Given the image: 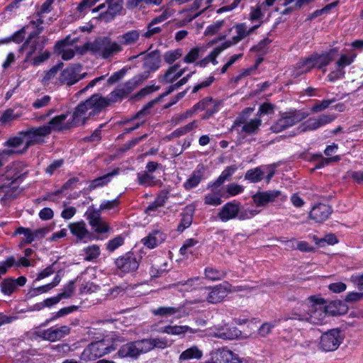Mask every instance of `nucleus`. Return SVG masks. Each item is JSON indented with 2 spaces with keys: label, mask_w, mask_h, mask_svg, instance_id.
Returning a JSON list of instances; mask_svg holds the SVG:
<instances>
[{
  "label": "nucleus",
  "mask_w": 363,
  "mask_h": 363,
  "mask_svg": "<svg viewBox=\"0 0 363 363\" xmlns=\"http://www.w3.org/2000/svg\"><path fill=\"white\" fill-rule=\"evenodd\" d=\"M335 305V303H331L325 306L323 298L310 296L298 310L294 311L291 315L285 316L283 320H297L311 324H323L328 315L334 316L337 314V312L333 310Z\"/></svg>",
  "instance_id": "1"
},
{
  "label": "nucleus",
  "mask_w": 363,
  "mask_h": 363,
  "mask_svg": "<svg viewBox=\"0 0 363 363\" xmlns=\"http://www.w3.org/2000/svg\"><path fill=\"white\" fill-rule=\"evenodd\" d=\"M169 345L165 338L143 339L123 345L117 354L121 358H137L141 354L148 352L154 348L164 349Z\"/></svg>",
  "instance_id": "2"
},
{
  "label": "nucleus",
  "mask_w": 363,
  "mask_h": 363,
  "mask_svg": "<svg viewBox=\"0 0 363 363\" xmlns=\"http://www.w3.org/2000/svg\"><path fill=\"white\" fill-rule=\"evenodd\" d=\"M101 103H103V99H100L99 94H96L78 104L72 114V125H84L88 119L100 113L104 109Z\"/></svg>",
  "instance_id": "3"
},
{
  "label": "nucleus",
  "mask_w": 363,
  "mask_h": 363,
  "mask_svg": "<svg viewBox=\"0 0 363 363\" xmlns=\"http://www.w3.org/2000/svg\"><path fill=\"white\" fill-rule=\"evenodd\" d=\"M309 113L301 110H291L281 113L280 117L272 125L273 133H279L306 119Z\"/></svg>",
  "instance_id": "4"
},
{
  "label": "nucleus",
  "mask_w": 363,
  "mask_h": 363,
  "mask_svg": "<svg viewBox=\"0 0 363 363\" xmlns=\"http://www.w3.org/2000/svg\"><path fill=\"white\" fill-rule=\"evenodd\" d=\"M88 48L98 53L104 59L111 57L123 50L119 41H113L109 38H98L91 43Z\"/></svg>",
  "instance_id": "5"
},
{
  "label": "nucleus",
  "mask_w": 363,
  "mask_h": 363,
  "mask_svg": "<svg viewBox=\"0 0 363 363\" xmlns=\"http://www.w3.org/2000/svg\"><path fill=\"white\" fill-rule=\"evenodd\" d=\"M77 38L71 39L69 36H67L64 40L57 42L55 45V52L60 55L63 60H70L74 55L76 52L83 54L88 48H80L76 43Z\"/></svg>",
  "instance_id": "6"
},
{
  "label": "nucleus",
  "mask_w": 363,
  "mask_h": 363,
  "mask_svg": "<svg viewBox=\"0 0 363 363\" xmlns=\"http://www.w3.org/2000/svg\"><path fill=\"white\" fill-rule=\"evenodd\" d=\"M252 111L250 108L245 109L235 120L233 128L241 127V132L247 135L256 134L262 125V120L256 118L247 121L248 115Z\"/></svg>",
  "instance_id": "7"
},
{
  "label": "nucleus",
  "mask_w": 363,
  "mask_h": 363,
  "mask_svg": "<svg viewBox=\"0 0 363 363\" xmlns=\"http://www.w3.org/2000/svg\"><path fill=\"white\" fill-rule=\"evenodd\" d=\"M40 32L41 29H38V31L30 33L21 46L20 51L26 50V61L30 60L34 55L43 51L47 38L45 37H37Z\"/></svg>",
  "instance_id": "8"
},
{
  "label": "nucleus",
  "mask_w": 363,
  "mask_h": 363,
  "mask_svg": "<svg viewBox=\"0 0 363 363\" xmlns=\"http://www.w3.org/2000/svg\"><path fill=\"white\" fill-rule=\"evenodd\" d=\"M344 334L337 328L324 333L320 340V348L325 352L336 350L344 340Z\"/></svg>",
  "instance_id": "9"
},
{
  "label": "nucleus",
  "mask_w": 363,
  "mask_h": 363,
  "mask_svg": "<svg viewBox=\"0 0 363 363\" xmlns=\"http://www.w3.org/2000/svg\"><path fill=\"white\" fill-rule=\"evenodd\" d=\"M232 291V286L228 282L224 281L205 290L202 299H206V301L210 303H218L222 301Z\"/></svg>",
  "instance_id": "10"
},
{
  "label": "nucleus",
  "mask_w": 363,
  "mask_h": 363,
  "mask_svg": "<svg viewBox=\"0 0 363 363\" xmlns=\"http://www.w3.org/2000/svg\"><path fill=\"white\" fill-rule=\"evenodd\" d=\"M26 140L21 152H27L28 149L33 145L44 143L45 137L49 135L50 129L44 125L39 127L31 128L24 131Z\"/></svg>",
  "instance_id": "11"
},
{
  "label": "nucleus",
  "mask_w": 363,
  "mask_h": 363,
  "mask_svg": "<svg viewBox=\"0 0 363 363\" xmlns=\"http://www.w3.org/2000/svg\"><path fill=\"white\" fill-rule=\"evenodd\" d=\"M81 72L82 66L80 65H71L61 72L58 82L61 84L72 86L86 77V73L82 74Z\"/></svg>",
  "instance_id": "12"
},
{
  "label": "nucleus",
  "mask_w": 363,
  "mask_h": 363,
  "mask_svg": "<svg viewBox=\"0 0 363 363\" xmlns=\"http://www.w3.org/2000/svg\"><path fill=\"white\" fill-rule=\"evenodd\" d=\"M260 24L255 25L250 28H247L245 23H238L233 27V29H235L236 32V35H234L230 40L225 41L223 43L224 48H229L232 45H236L240 41L245 38L247 36L250 35L252 33L254 32L255 29H257ZM232 28L229 29V31H231Z\"/></svg>",
  "instance_id": "13"
},
{
  "label": "nucleus",
  "mask_w": 363,
  "mask_h": 363,
  "mask_svg": "<svg viewBox=\"0 0 363 363\" xmlns=\"http://www.w3.org/2000/svg\"><path fill=\"white\" fill-rule=\"evenodd\" d=\"M26 138L24 131L20 132L17 135L10 138L5 143L4 146L10 149L3 150V154L5 155H11L13 154L21 155L26 152H21L23 150Z\"/></svg>",
  "instance_id": "14"
},
{
  "label": "nucleus",
  "mask_w": 363,
  "mask_h": 363,
  "mask_svg": "<svg viewBox=\"0 0 363 363\" xmlns=\"http://www.w3.org/2000/svg\"><path fill=\"white\" fill-rule=\"evenodd\" d=\"M116 267L123 272H130L136 270L138 267V262L136 257L132 253H127L125 255L116 259Z\"/></svg>",
  "instance_id": "15"
},
{
  "label": "nucleus",
  "mask_w": 363,
  "mask_h": 363,
  "mask_svg": "<svg viewBox=\"0 0 363 363\" xmlns=\"http://www.w3.org/2000/svg\"><path fill=\"white\" fill-rule=\"evenodd\" d=\"M70 332L69 327L64 325L60 328H50L38 332V336L45 340L54 342L59 340L68 335Z\"/></svg>",
  "instance_id": "16"
},
{
  "label": "nucleus",
  "mask_w": 363,
  "mask_h": 363,
  "mask_svg": "<svg viewBox=\"0 0 363 363\" xmlns=\"http://www.w3.org/2000/svg\"><path fill=\"white\" fill-rule=\"evenodd\" d=\"M332 213L331 207L327 204L318 203L311 210L308 218L315 223H322L326 220Z\"/></svg>",
  "instance_id": "17"
},
{
  "label": "nucleus",
  "mask_w": 363,
  "mask_h": 363,
  "mask_svg": "<svg viewBox=\"0 0 363 363\" xmlns=\"http://www.w3.org/2000/svg\"><path fill=\"white\" fill-rule=\"evenodd\" d=\"M240 210V203L228 202L225 203L219 211L218 218L222 222H227L238 216Z\"/></svg>",
  "instance_id": "18"
},
{
  "label": "nucleus",
  "mask_w": 363,
  "mask_h": 363,
  "mask_svg": "<svg viewBox=\"0 0 363 363\" xmlns=\"http://www.w3.org/2000/svg\"><path fill=\"white\" fill-rule=\"evenodd\" d=\"M280 195L279 191H259L253 195V201L256 206H266L268 203L274 202Z\"/></svg>",
  "instance_id": "19"
},
{
  "label": "nucleus",
  "mask_w": 363,
  "mask_h": 363,
  "mask_svg": "<svg viewBox=\"0 0 363 363\" xmlns=\"http://www.w3.org/2000/svg\"><path fill=\"white\" fill-rule=\"evenodd\" d=\"M215 330L212 335L223 340H233L241 335V331L236 327L226 328L225 325H216L215 326Z\"/></svg>",
  "instance_id": "20"
},
{
  "label": "nucleus",
  "mask_w": 363,
  "mask_h": 363,
  "mask_svg": "<svg viewBox=\"0 0 363 363\" xmlns=\"http://www.w3.org/2000/svg\"><path fill=\"white\" fill-rule=\"evenodd\" d=\"M70 233L77 238V241H82L91 236L84 221H77L69 224Z\"/></svg>",
  "instance_id": "21"
},
{
  "label": "nucleus",
  "mask_w": 363,
  "mask_h": 363,
  "mask_svg": "<svg viewBox=\"0 0 363 363\" xmlns=\"http://www.w3.org/2000/svg\"><path fill=\"white\" fill-rule=\"evenodd\" d=\"M68 116L67 113H63L61 115L56 116L53 117L48 124L44 125L45 127H48L50 129V133H52V130H63L65 129H69L74 125H72V121L67 122V123H64L65 121L67 119Z\"/></svg>",
  "instance_id": "22"
},
{
  "label": "nucleus",
  "mask_w": 363,
  "mask_h": 363,
  "mask_svg": "<svg viewBox=\"0 0 363 363\" xmlns=\"http://www.w3.org/2000/svg\"><path fill=\"white\" fill-rule=\"evenodd\" d=\"M160 55L159 52L154 51L147 55L144 60V67L148 71L145 72L143 76L144 79H147L149 76L150 72L157 70L160 66Z\"/></svg>",
  "instance_id": "23"
},
{
  "label": "nucleus",
  "mask_w": 363,
  "mask_h": 363,
  "mask_svg": "<svg viewBox=\"0 0 363 363\" xmlns=\"http://www.w3.org/2000/svg\"><path fill=\"white\" fill-rule=\"evenodd\" d=\"M127 94L128 91L126 89L118 87L116 90L113 91L107 97H104L99 94L100 99H103V103H101L103 108L122 99L127 95Z\"/></svg>",
  "instance_id": "24"
},
{
  "label": "nucleus",
  "mask_w": 363,
  "mask_h": 363,
  "mask_svg": "<svg viewBox=\"0 0 363 363\" xmlns=\"http://www.w3.org/2000/svg\"><path fill=\"white\" fill-rule=\"evenodd\" d=\"M215 363H236L238 360L236 354L225 348L218 350L214 354Z\"/></svg>",
  "instance_id": "25"
},
{
  "label": "nucleus",
  "mask_w": 363,
  "mask_h": 363,
  "mask_svg": "<svg viewBox=\"0 0 363 363\" xmlns=\"http://www.w3.org/2000/svg\"><path fill=\"white\" fill-rule=\"evenodd\" d=\"M165 240L164 235L158 231L155 230L149 233V235L142 240L143 244L150 249H152L162 243Z\"/></svg>",
  "instance_id": "26"
},
{
  "label": "nucleus",
  "mask_w": 363,
  "mask_h": 363,
  "mask_svg": "<svg viewBox=\"0 0 363 363\" xmlns=\"http://www.w3.org/2000/svg\"><path fill=\"white\" fill-rule=\"evenodd\" d=\"M314 60L312 55L301 60L295 66L294 75L296 77L310 72L315 67Z\"/></svg>",
  "instance_id": "27"
},
{
  "label": "nucleus",
  "mask_w": 363,
  "mask_h": 363,
  "mask_svg": "<svg viewBox=\"0 0 363 363\" xmlns=\"http://www.w3.org/2000/svg\"><path fill=\"white\" fill-rule=\"evenodd\" d=\"M199 330H194L187 325H167L161 328V332L173 335H181L189 333H196Z\"/></svg>",
  "instance_id": "28"
},
{
  "label": "nucleus",
  "mask_w": 363,
  "mask_h": 363,
  "mask_svg": "<svg viewBox=\"0 0 363 363\" xmlns=\"http://www.w3.org/2000/svg\"><path fill=\"white\" fill-rule=\"evenodd\" d=\"M140 32L138 30H130L118 37V40L123 45H132L135 44L140 39Z\"/></svg>",
  "instance_id": "29"
},
{
  "label": "nucleus",
  "mask_w": 363,
  "mask_h": 363,
  "mask_svg": "<svg viewBox=\"0 0 363 363\" xmlns=\"http://www.w3.org/2000/svg\"><path fill=\"white\" fill-rule=\"evenodd\" d=\"M91 345L99 358L115 350V347L112 345V342L109 339L91 342Z\"/></svg>",
  "instance_id": "30"
},
{
  "label": "nucleus",
  "mask_w": 363,
  "mask_h": 363,
  "mask_svg": "<svg viewBox=\"0 0 363 363\" xmlns=\"http://www.w3.org/2000/svg\"><path fill=\"white\" fill-rule=\"evenodd\" d=\"M179 67V65L178 64L170 67L162 77L161 82L164 84L173 83L177 79L181 77L184 74L185 70L181 69L178 71L177 69Z\"/></svg>",
  "instance_id": "31"
},
{
  "label": "nucleus",
  "mask_w": 363,
  "mask_h": 363,
  "mask_svg": "<svg viewBox=\"0 0 363 363\" xmlns=\"http://www.w3.org/2000/svg\"><path fill=\"white\" fill-rule=\"evenodd\" d=\"M203 356V352L197 347L192 346L181 353L179 357V363L190 359H200Z\"/></svg>",
  "instance_id": "32"
},
{
  "label": "nucleus",
  "mask_w": 363,
  "mask_h": 363,
  "mask_svg": "<svg viewBox=\"0 0 363 363\" xmlns=\"http://www.w3.org/2000/svg\"><path fill=\"white\" fill-rule=\"evenodd\" d=\"M336 52L337 50L334 49L330 50L325 54L312 55V57L315 60V66L318 68H322L323 67L328 65L333 60L334 55Z\"/></svg>",
  "instance_id": "33"
},
{
  "label": "nucleus",
  "mask_w": 363,
  "mask_h": 363,
  "mask_svg": "<svg viewBox=\"0 0 363 363\" xmlns=\"http://www.w3.org/2000/svg\"><path fill=\"white\" fill-rule=\"evenodd\" d=\"M60 278L59 275H57V276H55V277L54 278L53 281L51 283L44 285V286H42L35 288V289H32L31 290H30L28 291V293L27 294V296L29 298H32V297L36 296L40 294L45 293V292L50 291V289H52V288L55 287L60 283Z\"/></svg>",
  "instance_id": "34"
},
{
  "label": "nucleus",
  "mask_w": 363,
  "mask_h": 363,
  "mask_svg": "<svg viewBox=\"0 0 363 363\" xmlns=\"http://www.w3.org/2000/svg\"><path fill=\"white\" fill-rule=\"evenodd\" d=\"M181 307L174 306H160L155 308L152 311L153 315L156 316H160L162 318H167L172 316L179 312H181Z\"/></svg>",
  "instance_id": "35"
},
{
  "label": "nucleus",
  "mask_w": 363,
  "mask_h": 363,
  "mask_svg": "<svg viewBox=\"0 0 363 363\" xmlns=\"http://www.w3.org/2000/svg\"><path fill=\"white\" fill-rule=\"evenodd\" d=\"M211 192L206 194L204 197V203L206 205L217 206L222 203V191L221 190L211 189Z\"/></svg>",
  "instance_id": "36"
},
{
  "label": "nucleus",
  "mask_w": 363,
  "mask_h": 363,
  "mask_svg": "<svg viewBox=\"0 0 363 363\" xmlns=\"http://www.w3.org/2000/svg\"><path fill=\"white\" fill-rule=\"evenodd\" d=\"M138 181L139 184L145 187L153 186L160 184V181L155 179L154 176L147 172L138 173Z\"/></svg>",
  "instance_id": "37"
},
{
  "label": "nucleus",
  "mask_w": 363,
  "mask_h": 363,
  "mask_svg": "<svg viewBox=\"0 0 363 363\" xmlns=\"http://www.w3.org/2000/svg\"><path fill=\"white\" fill-rule=\"evenodd\" d=\"M108 4V12L101 14V17H106L109 15L113 18L115 15L118 13L122 9V1L106 0Z\"/></svg>",
  "instance_id": "38"
},
{
  "label": "nucleus",
  "mask_w": 363,
  "mask_h": 363,
  "mask_svg": "<svg viewBox=\"0 0 363 363\" xmlns=\"http://www.w3.org/2000/svg\"><path fill=\"white\" fill-rule=\"evenodd\" d=\"M63 66V63L60 62L52 67H51L49 70H47L44 72V75L42 78V83L44 85H48L52 82L57 76L59 70L62 69Z\"/></svg>",
  "instance_id": "39"
},
{
  "label": "nucleus",
  "mask_w": 363,
  "mask_h": 363,
  "mask_svg": "<svg viewBox=\"0 0 363 363\" xmlns=\"http://www.w3.org/2000/svg\"><path fill=\"white\" fill-rule=\"evenodd\" d=\"M172 1L167 5L162 6L160 10L162 13L153 18V22H163L167 19L172 17L175 13V10L172 8Z\"/></svg>",
  "instance_id": "40"
},
{
  "label": "nucleus",
  "mask_w": 363,
  "mask_h": 363,
  "mask_svg": "<svg viewBox=\"0 0 363 363\" xmlns=\"http://www.w3.org/2000/svg\"><path fill=\"white\" fill-rule=\"evenodd\" d=\"M194 211V208L192 206L186 207L183 213L181 224L179 225V230H183L191 224Z\"/></svg>",
  "instance_id": "41"
},
{
  "label": "nucleus",
  "mask_w": 363,
  "mask_h": 363,
  "mask_svg": "<svg viewBox=\"0 0 363 363\" xmlns=\"http://www.w3.org/2000/svg\"><path fill=\"white\" fill-rule=\"evenodd\" d=\"M320 128L318 118H311L298 127L300 133L315 130Z\"/></svg>",
  "instance_id": "42"
},
{
  "label": "nucleus",
  "mask_w": 363,
  "mask_h": 363,
  "mask_svg": "<svg viewBox=\"0 0 363 363\" xmlns=\"http://www.w3.org/2000/svg\"><path fill=\"white\" fill-rule=\"evenodd\" d=\"M320 128L318 118H311L298 127L300 133L315 130Z\"/></svg>",
  "instance_id": "43"
},
{
  "label": "nucleus",
  "mask_w": 363,
  "mask_h": 363,
  "mask_svg": "<svg viewBox=\"0 0 363 363\" xmlns=\"http://www.w3.org/2000/svg\"><path fill=\"white\" fill-rule=\"evenodd\" d=\"M203 177V172L201 170L194 172L192 175L184 184L186 189H191L196 186L201 182Z\"/></svg>",
  "instance_id": "44"
},
{
  "label": "nucleus",
  "mask_w": 363,
  "mask_h": 363,
  "mask_svg": "<svg viewBox=\"0 0 363 363\" xmlns=\"http://www.w3.org/2000/svg\"><path fill=\"white\" fill-rule=\"evenodd\" d=\"M84 259L86 261L90 262L95 260L99 257L101 250L97 245H92L84 249Z\"/></svg>",
  "instance_id": "45"
},
{
  "label": "nucleus",
  "mask_w": 363,
  "mask_h": 363,
  "mask_svg": "<svg viewBox=\"0 0 363 363\" xmlns=\"http://www.w3.org/2000/svg\"><path fill=\"white\" fill-rule=\"evenodd\" d=\"M117 171H113L111 173H108L107 174H105L102 177L94 179L89 186V189L92 190L94 189L104 186L106 184L108 183L111 180V177L115 175Z\"/></svg>",
  "instance_id": "46"
},
{
  "label": "nucleus",
  "mask_w": 363,
  "mask_h": 363,
  "mask_svg": "<svg viewBox=\"0 0 363 363\" xmlns=\"http://www.w3.org/2000/svg\"><path fill=\"white\" fill-rule=\"evenodd\" d=\"M264 174V172L260 167H257L248 170L245 174V178L251 182L255 183L262 179Z\"/></svg>",
  "instance_id": "47"
},
{
  "label": "nucleus",
  "mask_w": 363,
  "mask_h": 363,
  "mask_svg": "<svg viewBox=\"0 0 363 363\" xmlns=\"http://www.w3.org/2000/svg\"><path fill=\"white\" fill-rule=\"evenodd\" d=\"M99 358L98 354L96 353L91 343L89 344L82 352L80 359L83 361H93Z\"/></svg>",
  "instance_id": "48"
},
{
  "label": "nucleus",
  "mask_w": 363,
  "mask_h": 363,
  "mask_svg": "<svg viewBox=\"0 0 363 363\" xmlns=\"http://www.w3.org/2000/svg\"><path fill=\"white\" fill-rule=\"evenodd\" d=\"M225 20L217 21L212 24L209 25L205 30V35H213L217 33L225 26Z\"/></svg>",
  "instance_id": "49"
},
{
  "label": "nucleus",
  "mask_w": 363,
  "mask_h": 363,
  "mask_svg": "<svg viewBox=\"0 0 363 363\" xmlns=\"http://www.w3.org/2000/svg\"><path fill=\"white\" fill-rule=\"evenodd\" d=\"M26 29V27H23L18 31L16 32L11 37L1 40L0 44L1 43H7L11 41H14L16 43H20L23 42V40L25 38Z\"/></svg>",
  "instance_id": "50"
},
{
  "label": "nucleus",
  "mask_w": 363,
  "mask_h": 363,
  "mask_svg": "<svg viewBox=\"0 0 363 363\" xmlns=\"http://www.w3.org/2000/svg\"><path fill=\"white\" fill-rule=\"evenodd\" d=\"M1 291L6 295H11L16 289V281L13 279H6L1 282Z\"/></svg>",
  "instance_id": "51"
},
{
  "label": "nucleus",
  "mask_w": 363,
  "mask_h": 363,
  "mask_svg": "<svg viewBox=\"0 0 363 363\" xmlns=\"http://www.w3.org/2000/svg\"><path fill=\"white\" fill-rule=\"evenodd\" d=\"M182 56V52L180 49L170 50L164 53V60L168 64H172L174 61Z\"/></svg>",
  "instance_id": "52"
},
{
  "label": "nucleus",
  "mask_w": 363,
  "mask_h": 363,
  "mask_svg": "<svg viewBox=\"0 0 363 363\" xmlns=\"http://www.w3.org/2000/svg\"><path fill=\"white\" fill-rule=\"evenodd\" d=\"M16 234H23L24 238L23 239V242L24 244H29L32 242L35 239L33 237V233L29 228H25L23 227H19L16 230Z\"/></svg>",
  "instance_id": "53"
},
{
  "label": "nucleus",
  "mask_w": 363,
  "mask_h": 363,
  "mask_svg": "<svg viewBox=\"0 0 363 363\" xmlns=\"http://www.w3.org/2000/svg\"><path fill=\"white\" fill-rule=\"evenodd\" d=\"M160 22H153V18L147 24V31L143 34V36L145 38H150L152 35L157 34L161 32L162 28L160 27H155L154 26Z\"/></svg>",
  "instance_id": "54"
},
{
  "label": "nucleus",
  "mask_w": 363,
  "mask_h": 363,
  "mask_svg": "<svg viewBox=\"0 0 363 363\" xmlns=\"http://www.w3.org/2000/svg\"><path fill=\"white\" fill-rule=\"evenodd\" d=\"M355 57L356 55L354 54L342 55L336 62L337 67L342 69L344 67L350 65L353 62Z\"/></svg>",
  "instance_id": "55"
},
{
  "label": "nucleus",
  "mask_w": 363,
  "mask_h": 363,
  "mask_svg": "<svg viewBox=\"0 0 363 363\" xmlns=\"http://www.w3.org/2000/svg\"><path fill=\"white\" fill-rule=\"evenodd\" d=\"M101 211L100 208L99 210L94 208L93 206H90L86 212V219L89 221V223H94V221H96V220L101 218Z\"/></svg>",
  "instance_id": "56"
},
{
  "label": "nucleus",
  "mask_w": 363,
  "mask_h": 363,
  "mask_svg": "<svg viewBox=\"0 0 363 363\" xmlns=\"http://www.w3.org/2000/svg\"><path fill=\"white\" fill-rule=\"evenodd\" d=\"M96 233H103L108 230V227L106 222H104L102 218L96 220L94 223L89 224Z\"/></svg>",
  "instance_id": "57"
},
{
  "label": "nucleus",
  "mask_w": 363,
  "mask_h": 363,
  "mask_svg": "<svg viewBox=\"0 0 363 363\" xmlns=\"http://www.w3.org/2000/svg\"><path fill=\"white\" fill-rule=\"evenodd\" d=\"M14 191L13 189L9 185H2L0 186V197L1 201H5L9 199L13 198Z\"/></svg>",
  "instance_id": "58"
},
{
  "label": "nucleus",
  "mask_w": 363,
  "mask_h": 363,
  "mask_svg": "<svg viewBox=\"0 0 363 363\" xmlns=\"http://www.w3.org/2000/svg\"><path fill=\"white\" fill-rule=\"evenodd\" d=\"M99 289V286L91 282L82 283L79 288L81 294H88L96 292Z\"/></svg>",
  "instance_id": "59"
},
{
  "label": "nucleus",
  "mask_w": 363,
  "mask_h": 363,
  "mask_svg": "<svg viewBox=\"0 0 363 363\" xmlns=\"http://www.w3.org/2000/svg\"><path fill=\"white\" fill-rule=\"evenodd\" d=\"M200 48H192L187 55L184 57V62L187 64L194 62L199 57Z\"/></svg>",
  "instance_id": "60"
},
{
  "label": "nucleus",
  "mask_w": 363,
  "mask_h": 363,
  "mask_svg": "<svg viewBox=\"0 0 363 363\" xmlns=\"http://www.w3.org/2000/svg\"><path fill=\"white\" fill-rule=\"evenodd\" d=\"M124 242V239L121 236H118L108 242L106 248L110 252H113Z\"/></svg>",
  "instance_id": "61"
},
{
  "label": "nucleus",
  "mask_w": 363,
  "mask_h": 363,
  "mask_svg": "<svg viewBox=\"0 0 363 363\" xmlns=\"http://www.w3.org/2000/svg\"><path fill=\"white\" fill-rule=\"evenodd\" d=\"M51 101V97L48 95H45L40 98H38L33 103V106L35 108L40 109L47 106Z\"/></svg>",
  "instance_id": "62"
},
{
  "label": "nucleus",
  "mask_w": 363,
  "mask_h": 363,
  "mask_svg": "<svg viewBox=\"0 0 363 363\" xmlns=\"http://www.w3.org/2000/svg\"><path fill=\"white\" fill-rule=\"evenodd\" d=\"M265 11V8H264L262 5L257 6L255 9H254L250 15V18L252 21H258L261 20Z\"/></svg>",
  "instance_id": "63"
},
{
  "label": "nucleus",
  "mask_w": 363,
  "mask_h": 363,
  "mask_svg": "<svg viewBox=\"0 0 363 363\" xmlns=\"http://www.w3.org/2000/svg\"><path fill=\"white\" fill-rule=\"evenodd\" d=\"M350 281L359 290H363V274H356L350 277Z\"/></svg>",
  "instance_id": "64"
}]
</instances>
